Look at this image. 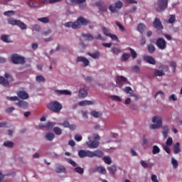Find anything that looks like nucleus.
Segmentation results:
<instances>
[{
    "label": "nucleus",
    "instance_id": "obj_21",
    "mask_svg": "<svg viewBox=\"0 0 182 182\" xmlns=\"http://www.w3.org/2000/svg\"><path fill=\"white\" fill-rule=\"evenodd\" d=\"M55 173H66V168L64 166L59 165L55 167Z\"/></svg>",
    "mask_w": 182,
    "mask_h": 182
},
{
    "label": "nucleus",
    "instance_id": "obj_46",
    "mask_svg": "<svg viewBox=\"0 0 182 182\" xmlns=\"http://www.w3.org/2000/svg\"><path fill=\"white\" fill-rule=\"evenodd\" d=\"M103 161L105 163V164H112V159L109 156H105L103 158Z\"/></svg>",
    "mask_w": 182,
    "mask_h": 182
},
{
    "label": "nucleus",
    "instance_id": "obj_58",
    "mask_svg": "<svg viewBox=\"0 0 182 182\" xmlns=\"http://www.w3.org/2000/svg\"><path fill=\"white\" fill-rule=\"evenodd\" d=\"M170 66L171 68H172L173 69V72H176V68H177V63H176V62L171 61L170 63Z\"/></svg>",
    "mask_w": 182,
    "mask_h": 182
},
{
    "label": "nucleus",
    "instance_id": "obj_47",
    "mask_svg": "<svg viewBox=\"0 0 182 182\" xmlns=\"http://www.w3.org/2000/svg\"><path fill=\"white\" fill-rule=\"evenodd\" d=\"M36 82H38L43 83V82H45V77L42 75L36 76Z\"/></svg>",
    "mask_w": 182,
    "mask_h": 182
},
{
    "label": "nucleus",
    "instance_id": "obj_15",
    "mask_svg": "<svg viewBox=\"0 0 182 182\" xmlns=\"http://www.w3.org/2000/svg\"><path fill=\"white\" fill-rule=\"evenodd\" d=\"M17 96L20 99H23V100H26V99L29 98V95L25 90L18 92Z\"/></svg>",
    "mask_w": 182,
    "mask_h": 182
},
{
    "label": "nucleus",
    "instance_id": "obj_16",
    "mask_svg": "<svg viewBox=\"0 0 182 182\" xmlns=\"http://www.w3.org/2000/svg\"><path fill=\"white\" fill-rule=\"evenodd\" d=\"M95 5L101 12H106L107 11V6L103 3L97 2Z\"/></svg>",
    "mask_w": 182,
    "mask_h": 182
},
{
    "label": "nucleus",
    "instance_id": "obj_39",
    "mask_svg": "<svg viewBox=\"0 0 182 182\" xmlns=\"http://www.w3.org/2000/svg\"><path fill=\"white\" fill-rule=\"evenodd\" d=\"M147 48L149 53H154L156 50V47H154L153 44L148 45Z\"/></svg>",
    "mask_w": 182,
    "mask_h": 182
},
{
    "label": "nucleus",
    "instance_id": "obj_23",
    "mask_svg": "<svg viewBox=\"0 0 182 182\" xmlns=\"http://www.w3.org/2000/svg\"><path fill=\"white\" fill-rule=\"evenodd\" d=\"M107 170L111 176H114V172L117 171V168H116V166L112 165L107 168Z\"/></svg>",
    "mask_w": 182,
    "mask_h": 182
},
{
    "label": "nucleus",
    "instance_id": "obj_57",
    "mask_svg": "<svg viewBox=\"0 0 182 182\" xmlns=\"http://www.w3.org/2000/svg\"><path fill=\"white\" fill-rule=\"evenodd\" d=\"M123 6V2L118 1L115 3V8L120 9Z\"/></svg>",
    "mask_w": 182,
    "mask_h": 182
},
{
    "label": "nucleus",
    "instance_id": "obj_48",
    "mask_svg": "<svg viewBox=\"0 0 182 182\" xmlns=\"http://www.w3.org/2000/svg\"><path fill=\"white\" fill-rule=\"evenodd\" d=\"M171 163L173 164V168H177V167H178V162H177V160H176V159L172 158L171 159Z\"/></svg>",
    "mask_w": 182,
    "mask_h": 182
},
{
    "label": "nucleus",
    "instance_id": "obj_29",
    "mask_svg": "<svg viewBox=\"0 0 182 182\" xmlns=\"http://www.w3.org/2000/svg\"><path fill=\"white\" fill-rule=\"evenodd\" d=\"M74 171H75V173H77L78 174H83V173H85V169L80 166H76L74 168Z\"/></svg>",
    "mask_w": 182,
    "mask_h": 182
},
{
    "label": "nucleus",
    "instance_id": "obj_60",
    "mask_svg": "<svg viewBox=\"0 0 182 182\" xmlns=\"http://www.w3.org/2000/svg\"><path fill=\"white\" fill-rule=\"evenodd\" d=\"M91 115L93 117H100V113H99V112H97V111H92Z\"/></svg>",
    "mask_w": 182,
    "mask_h": 182
},
{
    "label": "nucleus",
    "instance_id": "obj_43",
    "mask_svg": "<svg viewBox=\"0 0 182 182\" xmlns=\"http://www.w3.org/2000/svg\"><path fill=\"white\" fill-rule=\"evenodd\" d=\"M18 21L19 20H15V18H9L8 20L9 25H13V26H15V25L17 26Z\"/></svg>",
    "mask_w": 182,
    "mask_h": 182
},
{
    "label": "nucleus",
    "instance_id": "obj_22",
    "mask_svg": "<svg viewBox=\"0 0 182 182\" xmlns=\"http://www.w3.org/2000/svg\"><path fill=\"white\" fill-rule=\"evenodd\" d=\"M144 29H146V25H144L143 23H140L139 24H138L137 30L141 35L144 33Z\"/></svg>",
    "mask_w": 182,
    "mask_h": 182
},
{
    "label": "nucleus",
    "instance_id": "obj_55",
    "mask_svg": "<svg viewBox=\"0 0 182 182\" xmlns=\"http://www.w3.org/2000/svg\"><path fill=\"white\" fill-rule=\"evenodd\" d=\"M176 22V15H171L168 19L169 23H174Z\"/></svg>",
    "mask_w": 182,
    "mask_h": 182
},
{
    "label": "nucleus",
    "instance_id": "obj_18",
    "mask_svg": "<svg viewBox=\"0 0 182 182\" xmlns=\"http://www.w3.org/2000/svg\"><path fill=\"white\" fill-rule=\"evenodd\" d=\"M16 106L21 107V109H26L28 107V102L24 100H19L18 102L16 103Z\"/></svg>",
    "mask_w": 182,
    "mask_h": 182
},
{
    "label": "nucleus",
    "instance_id": "obj_2",
    "mask_svg": "<svg viewBox=\"0 0 182 182\" xmlns=\"http://www.w3.org/2000/svg\"><path fill=\"white\" fill-rule=\"evenodd\" d=\"M47 107L49 110H51V112H53V113H59L62 109H63V106H62V104H60L58 101H53L50 102Z\"/></svg>",
    "mask_w": 182,
    "mask_h": 182
},
{
    "label": "nucleus",
    "instance_id": "obj_12",
    "mask_svg": "<svg viewBox=\"0 0 182 182\" xmlns=\"http://www.w3.org/2000/svg\"><path fill=\"white\" fill-rule=\"evenodd\" d=\"M115 82H116L117 85L122 86V85H123V83L127 82V78H126L124 76H122V75H118L116 77Z\"/></svg>",
    "mask_w": 182,
    "mask_h": 182
},
{
    "label": "nucleus",
    "instance_id": "obj_8",
    "mask_svg": "<svg viewBox=\"0 0 182 182\" xmlns=\"http://www.w3.org/2000/svg\"><path fill=\"white\" fill-rule=\"evenodd\" d=\"M156 46L163 50L167 48V43L163 38H159L156 40Z\"/></svg>",
    "mask_w": 182,
    "mask_h": 182
},
{
    "label": "nucleus",
    "instance_id": "obj_14",
    "mask_svg": "<svg viewBox=\"0 0 182 182\" xmlns=\"http://www.w3.org/2000/svg\"><path fill=\"white\" fill-rule=\"evenodd\" d=\"M92 157H98V159H102V157H103V151L100 150H96L94 151H91L90 159H92Z\"/></svg>",
    "mask_w": 182,
    "mask_h": 182
},
{
    "label": "nucleus",
    "instance_id": "obj_19",
    "mask_svg": "<svg viewBox=\"0 0 182 182\" xmlns=\"http://www.w3.org/2000/svg\"><path fill=\"white\" fill-rule=\"evenodd\" d=\"M78 96L81 99H85L87 96V91L85 88H82L78 92Z\"/></svg>",
    "mask_w": 182,
    "mask_h": 182
},
{
    "label": "nucleus",
    "instance_id": "obj_20",
    "mask_svg": "<svg viewBox=\"0 0 182 182\" xmlns=\"http://www.w3.org/2000/svg\"><path fill=\"white\" fill-rule=\"evenodd\" d=\"M0 85H2V86H4V87H9V81H8V80H6L5 77L0 76Z\"/></svg>",
    "mask_w": 182,
    "mask_h": 182
},
{
    "label": "nucleus",
    "instance_id": "obj_49",
    "mask_svg": "<svg viewBox=\"0 0 182 182\" xmlns=\"http://www.w3.org/2000/svg\"><path fill=\"white\" fill-rule=\"evenodd\" d=\"M102 32L104 35H105V36H109L110 35H112V33H110V32L109 31V29L106 28V27H102Z\"/></svg>",
    "mask_w": 182,
    "mask_h": 182
},
{
    "label": "nucleus",
    "instance_id": "obj_26",
    "mask_svg": "<svg viewBox=\"0 0 182 182\" xmlns=\"http://www.w3.org/2000/svg\"><path fill=\"white\" fill-rule=\"evenodd\" d=\"M89 56H90L91 58H92V59H99L100 56V52L99 51H96L94 53H88Z\"/></svg>",
    "mask_w": 182,
    "mask_h": 182
},
{
    "label": "nucleus",
    "instance_id": "obj_34",
    "mask_svg": "<svg viewBox=\"0 0 182 182\" xmlns=\"http://www.w3.org/2000/svg\"><path fill=\"white\" fill-rule=\"evenodd\" d=\"M96 170L100 174H106V173H107L106 168H105V167H103V166H98V167H97Z\"/></svg>",
    "mask_w": 182,
    "mask_h": 182
},
{
    "label": "nucleus",
    "instance_id": "obj_42",
    "mask_svg": "<svg viewBox=\"0 0 182 182\" xmlns=\"http://www.w3.org/2000/svg\"><path fill=\"white\" fill-rule=\"evenodd\" d=\"M160 153V148L157 145H154L152 149V154H159Z\"/></svg>",
    "mask_w": 182,
    "mask_h": 182
},
{
    "label": "nucleus",
    "instance_id": "obj_30",
    "mask_svg": "<svg viewBox=\"0 0 182 182\" xmlns=\"http://www.w3.org/2000/svg\"><path fill=\"white\" fill-rule=\"evenodd\" d=\"M46 139L48 140V141H52L53 139H55V134L53 133H47L46 134Z\"/></svg>",
    "mask_w": 182,
    "mask_h": 182
},
{
    "label": "nucleus",
    "instance_id": "obj_13",
    "mask_svg": "<svg viewBox=\"0 0 182 182\" xmlns=\"http://www.w3.org/2000/svg\"><path fill=\"white\" fill-rule=\"evenodd\" d=\"M144 62L149 63V65H156V60L150 55H144L143 58Z\"/></svg>",
    "mask_w": 182,
    "mask_h": 182
},
{
    "label": "nucleus",
    "instance_id": "obj_25",
    "mask_svg": "<svg viewBox=\"0 0 182 182\" xmlns=\"http://www.w3.org/2000/svg\"><path fill=\"white\" fill-rule=\"evenodd\" d=\"M56 125L55 122H46L44 125L42 126V127H44L45 129H52L54 126Z\"/></svg>",
    "mask_w": 182,
    "mask_h": 182
},
{
    "label": "nucleus",
    "instance_id": "obj_10",
    "mask_svg": "<svg viewBox=\"0 0 182 182\" xmlns=\"http://www.w3.org/2000/svg\"><path fill=\"white\" fill-rule=\"evenodd\" d=\"M91 151H86L81 149L78 151V156L80 159H85V157H90V158Z\"/></svg>",
    "mask_w": 182,
    "mask_h": 182
},
{
    "label": "nucleus",
    "instance_id": "obj_62",
    "mask_svg": "<svg viewBox=\"0 0 182 182\" xmlns=\"http://www.w3.org/2000/svg\"><path fill=\"white\" fill-rule=\"evenodd\" d=\"M124 92H125V93L131 94L133 93V90H132V87H126L124 89Z\"/></svg>",
    "mask_w": 182,
    "mask_h": 182
},
{
    "label": "nucleus",
    "instance_id": "obj_38",
    "mask_svg": "<svg viewBox=\"0 0 182 182\" xmlns=\"http://www.w3.org/2000/svg\"><path fill=\"white\" fill-rule=\"evenodd\" d=\"M137 11V6H134L132 8L129 9L125 12V15H128V14H134Z\"/></svg>",
    "mask_w": 182,
    "mask_h": 182
},
{
    "label": "nucleus",
    "instance_id": "obj_63",
    "mask_svg": "<svg viewBox=\"0 0 182 182\" xmlns=\"http://www.w3.org/2000/svg\"><path fill=\"white\" fill-rule=\"evenodd\" d=\"M7 100H11V102H16V100H19V98L16 96L14 97H6Z\"/></svg>",
    "mask_w": 182,
    "mask_h": 182
},
{
    "label": "nucleus",
    "instance_id": "obj_35",
    "mask_svg": "<svg viewBox=\"0 0 182 182\" xmlns=\"http://www.w3.org/2000/svg\"><path fill=\"white\" fill-rule=\"evenodd\" d=\"M82 36L83 38H86V41H93V39H95V37H93V36L90 33H87V34L83 33Z\"/></svg>",
    "mask_w": 182,
    "mask_h": 182
},
{
    "label": "nucleus",
    "instance_id": "obj_11",
    "mask_svg": "<svg viewBox=\"0 0 182 182\" xmlns=\"http://www.w3.org/2000/svg\"><path fill=\"white\" fill-rule=\"evenodd\" d=\"M86 144L89 149H97L100 143L99 141H88L86 142Z\"/></svg>",
    "mask_w": 182,
    "mask_h": 182
},
{
    "label": "nucleus",
    "instance_id": "obj_40",
    "mask_svg": "<svg viewBox=\"0 0 182 182\" xmlns=\"http://www.w3.org/2000/svg\"><path fill=\"white\" fill-rule=\"evenodd\" d=\"M4 146L9 147V149H12L14 147V142L9 141H4Z\"/></svg>",
    "mask_w": 182,
    "mask_h": 182
},
{
    "label": "nucleus",
    "instance_id": "obj_7",
    "mask_svg": "<svg viewBox=\"0 0 182 182\" xmlns=\"http://www.w3.org/2000/svg\"><path fill=\"white\" fill-rule=\"evenodd\" d=\"M153 26L154 28H155L156 31V33H158V35H160V33H161V32H160V31H161L163 29V24L161 23V21L160 20L159 18H156L153 22Z\"/></svg>",
    "mask_w": 182,
    "mask_h": 182
},
{
    "label": "nucleus",
    "instance_id": "obj_32",
    "mask_svg": "<svg viewBox=\"0 0 182 182\" xmlns=\"http://www.w3.org/2000/svg\"><path fill=\"white\" fill-rule=\"evenodd\" d=\"M17 26H18V28H20V29H26L28 28V26H26V24H25V23L21 21L18 20V23H17Z\"/></svg>",
    "mask_w": 182,
    "mask_h": 182
},
{
    "label": "nucleus",
    "instance_id": "obj_64",
    "mask_svg": "<svg viewBox=\"0 0 182 182\" xmlns=\"http://www.w3.org/2000/svg\"><path fill=\"white\" fill-rule=\"evenodd\" d=\"M151 180L153 182H159V180H157V176H156L155 174L151 175Z\"/></svg>",
    "mask_w": 182,
    "mask_h": 182
},
{
    "label": "nucleus",
    "instance_id": "obj_44",
    "mask_svg": "<svg viewBox=\"0 0 182 182\" xmlns=\"http://www.w3.org/2000/svg\"><path fill=\"white\" fill-rule=\"evenodd\" d=\"M27 5H28V6H31V8H36V6H38V4H36V2L33 0L28 1Z\"/></svg>",
    "mask_w": 182,
    "mask_h": 182
},
{
    "label": "nucleus",
    "instance_id": "obj_1",
    "mask_svg": "<svg viewBox=\"0 0 182 182\" xmlns=\"http://www.w3.org/2000/svg\"><path fill=\"white\" fill-rule=\"evenodd\" d=\"M87 23H90V21L85 18V17H79L75 22L68 21L64 23V26L65 28H72L73 29H80L82 26H86Z\"/></svg>",
    "mask_w": 182,
    "mask_h": 182
},
{
    "label": "nucleus",
    "instance_id": "obj_37",
    "mask_svg": "<svg viewBox=\"0 0 182 182\" xmlns=\"http://www.w3.org/2000/svg\"><path fill=\"white\" fill-rule=\"evenodd\" d=\"M53 132L57 136H60V134H62V129L59 128V127H55Z\"/></svg>",
    "mask_w": 182,
    "mask_h": 182
},
{
    "label": "nucleus",
    "instance_id": "obj_45",
    "mask_svg": "<svg viewBox=\"0 0 182 182\" xmlns=\"http://www.w3.org/2000/svg\"><path fill=\"white\" fill-rule=\"evenodd\" d=\"M39 22H42L43 23H48L49 22V18L48 17H43L38 18Z\"/></svg>",
    "mask_w": 182,
    "mask_h": 182
},
{
    "label": "nucleus",
    "instance_id": "obj_36",
    "mask_svg": "<svg viewBox=\"0 0 182 182\" xmlns=\"http://www.w3.org/2000/svg\"><path fill=\"white\" fill-rule=\"evenodd\" d=\"M130 59V54L124 53L121 57L122 62H126V60H129Z\"/></svg>",
    "mask_w": 182,
    "mask_h": 182
},
{
    "label": "nucleus",
    "instance_id": "obj_27",
    "mask_svg": "<svg viewBox=\"0 0 182 182\" xmlns=\"http://www.w3.org/2000/svg\"><path fill=\"white\" fill-rule=\"evenodd\" d=\"M90 105H92V102L89 100H82L79 102V106H90Z\"/></svg>",
    "mask_w": 182,
    "mask_h": 182
},
{
    "label": "nucleus",
    "instance_id": "obj_33",
    "mask_svg": "<svg viewBox=\"0 0 182 182\" xmlns=\"http://www.w3.org/2000/svg\"><path fill=\"white\" fill-rule=\"evenodd\" d=\"M168 127L165 126L164 127L163 129V136H164V139H167L168 136Z\"/></svg>",
    "mask_w": 182,
    "mask_h": 182
},
{
    "label": "nucleus",
    "instance_id": "obj_4",
    "mask_svg": "<svg viewBox=\"0 0 182 182\" xmlns=\"http://www.w3.org/2000/svg\"><path fill=\"white\" fill-rule=\"evenodd\" d=\"M11 62L14 65H23V63H25V58L18 54H13L11 55Z\"/></svg>",
    "mask_w": 182,
    "mask_h": 182
},
{
    "label": "nucleus",
    "instance_id": "obj_3",
    "mask_svg": "<svg viewBox=\"0 0 182 182\" xmlns=\"http://www.w3.org/2000/svg\"><path fill=\"white\" fill-rule=\"evenodd\" d=\"M152 122L155 124H151L150 126V129H160L161 126H163V119L159 116L154 117L152 119Z\"/></svg>",
    "mask_w": 182,
    "mask_h": 182
},
{
    "label": "nucleus",
    "instance_id": "obj_50",
    "mask_svg": "<svg viewBox=\"0 0 182 182\" xmlns=\"http://www.w3.org/2000/svg\"><path fill=\"white\" fill-rule=\"evenodd\" d=\"M4 15L5 16H13V15H15V11H7L4 13Z\"/></svg>",
    "mask_w": 182,
    "mask_h": 182
},
{
    "label": "nucleus",
    "instance_id": "obj_41",
    "mask_svg": "<svg viewBox=\"0 0 182 182\" xmlns=\"http://www.w3.org/2000/svg\"><path fill=\"white\" fill-rule=\"evenodd\" d=\"M128 50L131 53L132 59H136L137 58V53L134 50H133L132 48H129Z\"/></svg>",
    "mask_w": 182,
    "mask_h": 182
},
{
    "label": "nucleus",
    "instance_id": "obj_6",
    "mask_svg": "<svg viewBox=\"0 0 182 182\" xmlns=\"http://www.w3.org/2000/svg\"><path fill=\"white\" fill-rule=\"evenodd\" d=\"M168 6V0H159L158 8L156 9L157 12H163L167 9Z\"/></svg>",
    "mask_w": 182,
    "mask_h": 182
},
{
    "label": "nucleus",
    "instance_id": "obj_59",
    "mask_svg": "<svg viewBox=\"0 0 182 182\" xmlns=\"http://www.w3.org/2000/svg\"><path fill=\"white\" fill-rule=\"evenodd\" d=\"M109 9L112 14H116L117 12V8H116V6L114 7V6H109Z\"/></svg>",
    "mask_w": 182,
    "mask_h": 182
},
{
    "label": "nucleus",
    "instance_id": "obj_54",
    "mask_svg": "<svg viewBox=\"0 0 182 182\" xmlns=\"http://www.w3.org/2000/svg\"><path fill=\"white\" fill-rule=\"evenodd\" d=\"M166 146H173V138L168 137L166 142Z\"/></svg>",
    "mask_w": 182,
    "mask_h": 182
},
{
    "label": "nucleus",
    "instance_id": "obj_31",
    "mask_svg": "<svg viewBox=\"0 0 182 182\" xmlns=\"http://www.w3.org/2000/svg\"><path fill=\"white\" fill-rule=\"evenodd\" d=\"M140 164H141V166H143L144 168H150V167H151L150 164L147 163V161H146L141 160Z\"/></svg>",
    "mask_w": 182,
    "mask_h": 182
},
{
    "label": "nucleus",
    "instance_id": "obj_56",
    "mask_svg": "<svg viewBox=\"0 0 182 182\" xmlns=\"http://www.w3.org/2000/svg\"><path fill=\"white\" fill-rule=\"evenodd\" d=\"M112 53H114V55H119V53H120V48H119L114 47L112 49Z\"/></svg>",
    "mask_w": 182,
    "mask_h": 182
},
{
    "label": "nucleus",
    "instance_id": "obj_61",
    "mask_svg": "<svg viewBox=\"0 0 182 182\" xmlns=\"http://www.w3.org/2000/svg\"><path fill=\"white\" fill-rule=\"evenodd\" d=\"M68 161L69 164H71V166H73V167H77V164L76 162H75V161L69 159H68Z\"/></svg>",
    "mask_w": 182,
    "mask_h": 182
},
{
    "label": "nucleus",
    "instance_id": "obj_51",
    "mask_svg": "<svg viewBox=\"0 0 182 182\" xmlns=\"http://www.w3.org/2000/svg\"><path fill=\"white\" fill-rule=\"evenodd\" d=\"M115 23L117 26L119 28L120 31H122V32H124V31H126V28L122 25V23H120V22L116 21Z\"/></svg>",
    "mask_w": 182,
    "mask_h": 182
},
{
    "label": "nucleus",
    "instance_id": "obj_5",
    "mask_svg": "<svg viewBox=\"0 0 182 182\" xmlns=\"http://www.w3.org/2000/svg\"><path fill=\"white\" fill-rule=\"evenodd\" d=\"M159 70H154V76H164L166 75L164 72H168V66L166 65H161L159 67Z\"/></svg>",
    "mask_w": 182,
    "mask_h": 182
},
{
    "label": "nucleus",
    "instance_id": "obj_52",
    "mask_svg": "<svg viewBox=\"0 0 182 182\" xmlns=\"http://www.w3.org/2000/svg\"><path fill=\"white\" fill-rule=\"evenodd\" d=\"M110 97L112 100H115L116 102H122V98L117 95H112Z\"/></svg>",
    "mask_w": 182,
    "mask_h": 182
},
{
    "label": "nucleus",
    "instance_id": "obj_17",
    "mask_svg": "<svg viewBox=\"0 0 182 182\" xmlns=\"http://www.w3.org/2000/svg\"><path fill=\"white\" fill-rule=\"evenodd\" d=\"M54 92L56 95H58V96H60L62 95L70 96V95H72V92L68 90H55Z\"/></svg>",
    "mask_w": 182,
    "mask_h": 182
},
{
    "label": "nucleus",
    "instance_id": "obj_9",
    "mask_svg": "<svg viewBox=\"0 0 182 182\" xmlns=\"http://www.w3.org/2000/svg\"><path fill=\"white\" fill-rule=\"evenodd\" d=\"M80 62L82 63V66L84 68H86V66H89V63H90L89 60H87V58H86V57L84 56H78L77 58V63H79Z\"/></svg>",
    "mask_w": 182,
    "mask_h": 182
},
{
    "label": "nucleus",
    "instance_id": "obj_28",
    "mask_svg": "<svg viewBox=\"0 0 182 182\" xmlns=\"http://www.w3.org/2000/svg\"><path fill=\"white\" fill-rule=\"evenodd\" d=\"M1 39L3 42H5L6 43H11V42H12L11 39H9V36L3 35L1 36Z\"/></svg>",
    "mask_w": 182,
    "mask_h": 182
},
{
    "label": "nucleus",
    "instance_id": "obj_53",
    "mask_svg": "<svg viewBox=\"0 0 182 182\" xmlns=\"http://www.w3.org/2000/svg\"><path fill=\"white\" fill-rule=\"evenodd\" d=\"M70 124L69 121H64L63 123H60L59 126H63L65 128H69Z\"/></svg>",
    "mask_w": 182,
    "mask_h": 182
},
{
    "label": "nucleus",
    "instance_id": "obj_24",
    "mask_svg": "<svg viewBox=\"0 0 182 182\" xmlns=\"http://www.w3.org/2000/svg\"><path fill=\"white\" fill-rule=\"evenodd\" d=\"M181 150H180V143L176 142L173 146V153L174 154H178Z\"/></svg>",
    "mask_w": 182,
    "mask_h": 182
}]
</instances>
